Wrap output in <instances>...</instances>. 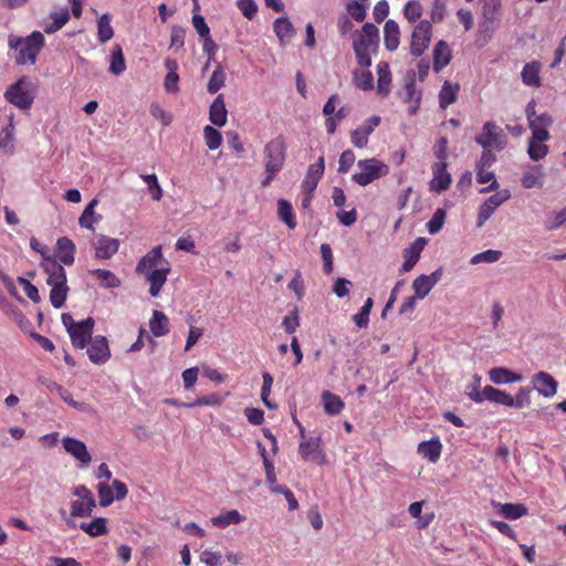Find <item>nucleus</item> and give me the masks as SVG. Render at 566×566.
<instances>
[{"label":"nucleus","mask_w":566,"mask_h":566,"mask_svg":"<svg viewBox=\"0 0 566 566\" xmlns=\"http://www.w3.org/2000/svg\"><path fill=\"white\" fill-rule=\"evenodd\" d=\"M265 178L262 186L268 187L282 170L286 158V143L283 135L269 140L263 149Z\"/></svg>","instance_id":"1"},{"label":"nucleus","mask_w":566,"mask_h":566,"mask_svg":"<svg viewBox=\"0 0 566 566\" xmlns=\"http://www.w3.org/2000/svg\"><path fill=\"white\" fill-rule=\"evenodd\" d=\"M44 44L45 39L39 31H33L25 38L9 36V46L17 52L15 63L19 65L34 64Z\"/></svg>","instance_id":"2"},{"label":"nucleus","mask_w":566,"mask_h":566,"mask_svg":"<svg viewBox=\"0 0 566 566\" xmlns=\"http://www.w3.org/2000/svg\"><path fill=\"white\" fill-rule=\"evenodd\" d=\"M61 319L70 335L72 345L75 348H85L92 340V334L95 325L94 319L92 317H87L81 322H75L70 313H63Z\"/></svg>","instance_id":"3"},{"label":"nucleus","mask_w":566,"mask_h":566,"mask_svg":"<svg viewBox=\"0 0 566 566\" xmlns=\"http://www.w3.org/2000/svg\"><path fill=\"white\" fill-rule=\"evenodd\" d=\"M4 98L20 109H29L35 98V85L22 76L6 90Z\"/></svg>","instance_id":"4"},{"label":"nucleus","mask_w":566,"mask_h":566,"mask_svg":"<svg viewBox=\"0 0 566 566\" xmlns=\"http://www.w3.org/2000/svg\"><path fill=\"white\" fill-rule=\"evenodd\" d=\"M357 167L360 171L354 174L352 178L361 187H366L373 181L389 174L388 165L377 158L359 160L357 163Z\"/></svg>","instance_id":"5"},{"label":"nucleus","mask_w":566,"mask_h":566,"mask_svg":"<svg viewBox=\"0 0 566 566\" xmlns=\"http://www.w3.org/2000/svg\"><path fill=\"white\" fill-rule=\"evenodd\" d=\"M433 28L430 21L420 20L413 28L410 40V54L415 57L421 56L432 39Z\"/></svg>","instance_id":"6"},{"label":"nucleus","mask_w":566,"mask_h":566,"mask_svg":"<svg viewBox=\"0 0 566 566\" xmlns=\"http://www.w3.org/2000/svg\"><path fill=\"white\" fill-rule=\"evenodd\" d=\"M483 133L475 137V142L483 149L502 150L506 145V136L503 130L493 122H486L482 128Z\"/></svg>","instance_id":"7"},{"label":"nucleus","mask_w":566,"mask_h":566,"mask_svg":"<svg viewBox=\"0 0 566 566\" xmlns=\"http://www.w3.org/2000/svg\"><path fill=\"white\" fill-rule=\"evenodd\" d=\"M511 197V192L507 189L497 191L490 196L480 207L476 217V227L481 228L494 213V211Z\"/></svg>","instance_id":"8"},{"label":"nucleus","mask_w":566,"mask_h":566,"mask_svg":"<svg viewBox=\"0 0 566 566\" xmlns=\"http://www.w3.org/2000/svg\"><path fill=\"white\" fill-rule=\"evenodd\" d=\"M298 453L303 461H315L318 464L325 462V453L321 448V437L301 440Z\"/></svg>","instance_id":"9"},{"label":"nucleus","mask_w":566,"mask_h":566,"mask_svg":"<svg viewBox=\"0 0 566 566\" xmlns=\"http://www.w3.org/2000/svg\"><path fill=\"white\" fill-rule=\"evenodd\" d=\"M87 355L93 364H105L111 357V350L106 337L102 335L95 336L88 343Z\"/></svg>","instance_id":"10"},{"label":"nucleus","mask_w":566,"mask_h":566,"mask_svg":"<svg viewBox=\"0 0 566 566\" xmlns=\"http://www.w3.org/2000/svg\"><path fill=\"white\" fill-rule=\"evenodd\" d=\"M62 444L64 450L77 460L82 467L86 468L90 465L92 457L83 441L71 437H64L62 439Z\"/></svg>","instance_id":"11"},{"label":"nucleus","mask_w":566,"mask_h":566,"mask_svg":"<svg viewBox=\"0 0 566 566\" xmlns=\"http://www.w3.org/2000/svg\"><path fill=\"white\" fill-rule=\"evenodd\" d=\"M533 388L543 397L552 398L557 392V380L546 371H539L532 378Z\"/></svg>","instance_id":"12"},{"label":"nucleus","mask_w":566,"mask_h":566,"mask_svg":"<svg viewBox=\"0 0 566 566\" xmlns=\"http://www.w3.org/2000/svg\"><path fill=\"white\" fill-rule=\"evenodd\" d=\"M433 178L430 181V190L440 193L451 185V175L447 170L446 161H438L432 165Z\"/></svg>","instance_id":"13"},{"label":"nucleus","mask_w":566,"mask_h":566,"mask_svg":"<svg viewBox=\"0 0 566 566\" xmlns=\"http://www.w3.org/2000/svg\"><path fill=\"white\" fill-rule=\"evenodd\" d=\"M475 403H482L483 401H490L496 405L513 407V396L509 392L494 388L493 386H485L483 388L482 396L475 395Z\"/></svg>","instance_id":"14"},{"label":"nucleus","mask_w":566,"mask_h":566,"mask_svg":"<svg viewBox=\"0 0 566 566\" xmlns=\"http://www.w3.org/2000/svg\"><path fill=\"white\" fill-rule=\"evenodd\" d=\"M161 252V245L153 248L137 263L136 273L146 274L155 270L161 262L165 263Z\"/></svg>","instance_id":"15"},{"label":"nucleus","mask_w":566,"mask_h":566,"mask_svg":"<svg viewBox=\"0 0 566 566\" xmlns=\"http://www.w3.org/2000/svg\"><path fill=\"white\" fill-rule=\"evenodd\" d=\"M41 266L48 275V284L66 283V272L63 265L55 259L45 258V260L42 261Z\"/></svg>","instance_id":"16"},{"label":"nucleus","mask_w":566,"mask_h":566,"mask_svg":"<svg viewBox=\"0 0 566 566\" xmlns=\"http://www.w3.org/2000/svg\"><path fill=\"white\" fill-rule=\"evenodd\" d=\"M170 272V266L168 261H165V266H161L159 269H155L149 273L144 274L147 282H149V294L154 297L158 296L160 293V290L165 285L167 281V275Z\"/></svg>","instance_id":"17"},{"label":"nucleus","mask_w":566,"mask_h":566,"mask_svg":"<svg viewBox=\"0 0 566 566\" xmlns=\"http://www.w3.org/2000/svg\"><path fill=\"white\" fill-rule=\"evenodd\" d=\"M325 169L324 157H319L317 163L310 165L306 176L302 182L304 192H314Z\"/></svg>","instance_id":"18"},{"label":"nucleus","mask_w":566,"mask_h":566,"mask_svg":"<svg viewBox=\"0 0 566 566\" xmlns=\"http://www.w3.org/2000/svg\"><path fill=\"white\" fill-rule=\"evenodd\" d=\"M424 245L426 239L418 238L403 250L402 256L405 261L401 266L402 272H409L417 264Z\"/></svg>","instance_id":"19"},{"label":"nucleus","mask_w":566,"mask_h":566,"mask_svg":"<svg viewBox=\"0 0 566 566\" xmlns=\"http://www.w3.org/2000/svg\"><path fill=\"white\" fill-rule=\"evenodd\" d=\"M118 248L119 241L117 239L102 235L94 244L95 258L99 260L111 259L115 253H117Z\"/></svg>","instance_id":"20"},{"label":"nucleus","mask_w":566,"mask_h":566,"mask_svg":"<svg viewBox=\"0 0 566 566\" xmlns=\"http://www.w3.org/2000/svg\"><path fill=\"white\" fill-rule=\"evenodd\" d=\"M433 70L439 73L452 59V52L444 40H439L433 48Z\"/></svg>","instance_id":"21"},{"label":"nucleus","mask_w":566,"mask_h":566,"mask_svg":"<svg viewBox=\"0 0 566 566\" xmlns=\"http://www.w3.org/2000/svg\"><path fill=\"white\" fill-rule=\"evenodd\" d=\"M489 379L495 385H506L520 382L523 377L521 374L514 373L505 367H494L488 373Z\"/></svg>","instance_id":"22"},{"label":"nucleus","mask_w":566,"mask_h":566,"mask_svg":"<svg viewBox=\"0 0 566 566\" xmlns=\"http://www.w3.org/2000/svg\"><path fill=\"white\" fill-rule=\"evenodd\" d=\"M76 248L74 242L67 237H61L56 241V256L65 265L74 263Z\"/></svg>","instance_id":"23"},{"label":"nucleus","mask_w":566,"mask_h":566,"mask_svg":"<svg viewBox=\"0 0 566 566\" xmlns=\"http://www.w3.org/2000/svg\"><path fill=\"white\" fill-rule=\"evenodd\" d=\"M228 111L226 108L223 94H219L210 105L209 119L216 126L222 127L227 123Z\"/></svg>","instance_id":"24"},{"label":"nucleus","mask_w":566,"mask_h":566,"mask_svg":"<svg viewBox=\"0 0 566 566\" xmlns=\"http://www.w3.org/2000/svg\"><path fill=\"white\" fill-rule=\"evenodd\" d=\"M400 43V29L395 20H387L384 27V44L388 51H396Z\"/></svg>","instance_id":"25"},{"label":"nucleus","mask_w":566,"mask_h":566,"mask_svg":"<svg viewBox=\"0 0 566 566\" xmlns=\"http://www.w3.org/2000/svg\"><path fill=\"white\" fill-rule=\"evenodd\" d=\"M417 451L430 462L437 463L441 455L442 444L438 438H434L429 441L420 442Z\"/></svg>","instance_id":"26"},{"label":"nucleus","mask_w":566,"mask_h":566,"mask_svg":"<svg viewBox=\"0 0 566 566\" xmlns=\"http://www.w3.org/2000/svg\"><path fill=\"white\" fill-rule=\"evenodd\" d=\"M378 42V29L373 23H365L361 28V33L354 41L353 46L368 48L376 45Z\"/></svg>","instance_id":"27"},{"label":"nucleus","mask_w":566,"mask_h":566,"mask_svg":"<svg viewBox=\"0 0 566 566\" xmlns=\"http://www.w3.org/2000/svg\"><path fill=\"white\" fill-rule=\"evenodd\" d=\"M149 328L155 337H161L169 333V319L161 311H154L149 321Z\"/></svg>","instance_id":"28"},{"label":"nucleus","mask_w":566,"mask_h":566,"mask_svg":"<svg viewBox=\"0 0 566 566\" xmlns=\"http://www.w3.org/2000/svg\"><path fill=\"white\" fill-rule=\"evenodd\" d=\"M539 71V62L532 61L530 63H526L521 73L523 83L527 86L539 87L542 85Z\"/></svg>","instance_id":"29"},{"label":"nucleus","mask_w":566,"mask_h":566,"mask_svg":"<svg viewBox=\"0 0 566 566\" xmlns=\"http://www.w3.org/2000/svg\"><path fill=\"white\" fill-rule=\"evenodd\" d=\"M322 403L324 411L329 416H337L345 408V403L340 397L328 390L323 391Z\"/></svg>","instance_id":"30"},{"label":"nucleus","mask_w":566,"mask_h":566,"mask_svg":"<svg viewBox=\"0 0 566 566\" xmlns=\"http://www.w3.org/2000/svg\"><path fill=\"white\" fill-rule=\"evenodd\" d=\"M273 30L281 43L289 42L295 35V29L287 18H277L273 23Z\"/></svg>","instance_id":"31"},{"label":"nucleus","mask_w":566,"mask_h":566,"mask_svg":"<svg viewBox=\"0 0 566 566\" xmlns=\"http://www.w3.org/2000/svg\"><path fill=\"white\" fill-rule=\"evenodd\" d=\"M460 85L453 84L450 81H446L439 93V105L442 109H446L449 105L457 101Z\"/></svg>","instance_id":"32"},{"label":"nucleus","mask_w":566,"mask_h":566,"mask_svg":"<svg viewBox=\"0 0 566 566\" xmlns=\"http://www.w3.org/2000/svg\"><path fill=\"white\" fill-rule=\"evenodd\" d=\"M377 74H378V82H377V91L378 94L382 96H387L390 92V83H391V72L389 69L388 63L380 62L377 64Z\"/></svg>","instance_id":"33"},{"label":"nucleus","mask_w":566,"mask_h":566,"mask_svg":"<svg viewBox=\"0 0 566 566\" xmlns=\"http://www.w3.org/2000/svg\"><path fill=\"white\" fill-rule=\"evenodd\" d=\"M80 528L92 537L108 533L107 520L105 517H95L91 522H82Z\"/></svg>","instance_id":"34"},{"label":"nucleus","mask_w":566,"mask_h":566,"mask_svg":"<svg viewBox=\"0 0 566 566\" xmlns=\"http://www.w3.org/2000/svg\"><path fill=\"white\" fill-rule=\"evenodd\" d=\"M245 520V516L237 510H230L211 518V524L219 528H224L232 524H239Z\"/></svg>","instance_id":"35"},{"label":"nucleus","mask_w":566,"mask_h":566,"mask_svg":"<svg viewBox=\"0 0 566 566\" xmlns=\"http://www.w3.org/2000/svg\"><path fill=\"white\" fill-rule=\"evenodd\" d=\"M90 274L99 281L101 286L105 289H114L120 286V280L109 270L95 269L91 270Z\"/></svg>","instance_id":"36"},{"label":"nucleus","mask_w":566,"mask_h":566,"mask_svg":"<svg viewBox=\"0 0 566 566\" xmlns=\"http://www.w3.org/2000/svg\"><path fill=\"white\" fill-rule=\"evenodd\" d=\"M544 174L541 166H534L523 174L522 186L525 189H532L535 187L541 188L543 186Z\"/></svg>","instance_id":"37"},{"label":"nucleus","mask_w":566,"mask_h":566,"mask_svg":"<svg viewBox=\"0 0 566 566\" xmlns=\"http://www.w3.org/2000/svg\"><path fill=\"white\" fill-rule=\"evenodd\" d=\"M277 216L289 229L293 230L296 227V220L293 211V207L290 201L285 199H279L277 201Z\"/></svg>","instance_id":"38"},{"label":"nucleus","mask_w":566,"mask_h":566,"mask_svg":"<svg viewBox=\"0 0 566 566\" xmlns=\"http://www.w3.org/2000/svg\"><path fill=\"white\" fill-rule=\"evenodd\" d=\"M52 19L51 23L44 25V32L48 34L54 33L62 29L70 20V13L67 9H61L60 11L52 12L50 14Z\"/></svg>","instance_id":"39"},{"label":"nucleus","mask_w":566,"mask_h":566,"mask_svg":"<svg viewBox=\"0 0 566 566\" xmlns=\"http://www.w3.org/2000/svg\"><path fill=\"white\" fill-rule=\"evenodd\" d=\"M114 36V30L111 25V15L104 13L97 20V39L101 43H106Z\"/></svg>","instance_id":"40"},{"label":"nucleus","mask_w":566,"mask_h":566,"mask_svg":"<svg viewBox=\"0 0 566 566\" xmlns=\"http://www.w3.org/2000/svg\"><path fill=\"white\" fill-rule=\"evenodd\" d=\"M95 506H96L95 501H85V500L77 499L71 503V516L88 517V516H91Z\"/></svg>","instance_id":"41"},{"label":"nucleus","mask_w":566,"mask_h":566,"mask_svg":"<svg viewBox=\"0 0 566 566\" xmlns=\"http://www.w3.org/2000/svg\"><path fill=\"white\" fill-rule=\"evenodd\" d=\"M434 285H436V280H432L431 276H428V275L418 276L412 283V287L415 290L416 297L423 298L424 296H427L430 293V291L432 290V287Z\"/></svg>","instance_id":"42"},{"label":"nucleus","mask_w":566,"mask_h":566,"mask_svg":"<svg viewBox=\"0 0 566 566\" xmlns=\"http://www.w3.org/2000/svg\"><path fill=\"white\" fill-rule=\"evenodd\" d=\"M476 181L479 184L490 182V185L486 188H483L481 192L494 191L499 188V182L496 181L494 172L489 171L486 167L476 166Z\"/></svg>","instance_id":"43"},{"label":"nucleus","mask_w":566,"mask_h":566,"mask_svg":"<svg viewBox=\"0 0 566 566\" xmlns=\"http://www.w3.org/2000/svg\"><path fill=\"white\" fill-rule=\"evenodd\" d=\"M51 291H50V302L55 308H61L66 300L67 296V284L66 283H60V284H50Z\"/></svg>","instance_id":"44"},{"label":"nucleus","mask_w":566,"mask_h":566,"mask_svg":"<svg viewBox=\"0 0 566 566\" xmlns=\"http://www.w3.org/2000/svg\"><path fill=\"white\" fill-rule=\"evenodd\" d=\"M126 70V62L122 48L116 44L112 51L109 72L119 75Z\"/></svg>","instance_id":"45"},{"label":"nucleus","mask_w":566,"mask_h":566,"mask_svg":"<svg viewBox=\"0 0 566 566\" xmlns=\"http://www.w3.org/2000/svg\"><path fill=\"white\" fill-rule=\"evenodd\" d=\"M224 82H226V73H224L223 66L221 64H218L209 78V82L207 84V91L210 94H214L222 86H224Z\"/></svg>","instance_id":"46"},{"label":"nucleus","mask_w":566,"mask_h":566,"mask_svg":"<svg viewBox=\"0 0 566 566\" xmlns=\"http://www.w3.org/2000/svg\"><path fill=\"white\" fill-rule=\"evenodd\" d=\"M500 513L510 520H516L527 514V509L524 504L505 503L499 504Z\"/></svg>","instance_id":"47"},{"label":"nucleus","mask_w":566,"mask_h":566,"mask_svg":"<svg viewBox=\"0 0 566 566\" xmlns=\"http://www.w3.org/2000/svg\"><path fill=\"white\" fill-rule=\"evenodd\" d=\"M353 82L354 84L363 90L370 91L374 88V76L370 71H355L353 73Z\"/></svg>","instance_id":"48"},{"label":"nucleus","mask_w":566,"mask_h":566,"mask_svg":"<svg viewBox=\"0 0 566 566\" xmlns=\"http://www.w3.org/2000/svg\"><path fill=\"white\" fill-rule=\"evenodd\" d=\"M222 402H223V397L220 394L212 392L208 396L199 397L193 402H188L187 405H184V406H185V408H193V407H201V406L218 407Z\"/></svg>","instance_id":"49"},{"label":"nucleus","mask_w":566,"mask_h":566,"mask_svg":"<svg viewBox=\"0 0 566 566\" xmlns=\"http://www.w3.org/2000/svg\"><path fill=\"white\" fill-rule=\"evenodd\" d=\"M203 136H205L206 145L210 150H214L220 147V145L222 143V136L218 129L213 128L212 126L207 125L203 128Z\"/></svg>","instance_id":"50"},{"label":"nucleus","mask_w":566,"mask_h":566,"mask_svg":"<svg viewBox=\"0 0 566 566\" xmlns=\"http://www.w3.org/2000/svg\"><path fill=\"white\" fill-rule=\"evenodd\" d=\"M373 300L370 297H368L363 307L360 308V311L355 314L353 316V319L355 322V324L359 327V328H364V327H367L368 323H369V314L371 312V308H373Z\"/></svg>","instance_id":"51"},{"label":"nucleus","mask_w":566,"mask_h":566,"mask_svg":"<svg viewBox=\"0 0 566 566\" xmlns=\"http://www.w3.org/2000/svg\"><path fill=\"white\" fill-rule=\"evenodd\" d=\"M97 203V200H92L87 207L82 212L78 223L82 228L93 229V224L97 221L94 212V206Z\"/></svg>","instance_id":"52"},{"label":"nucleus","mask_w":566,"mask_h":566,"mask_svg":"<svg viewBox=\"0 0 566 566\" xmlns=\"http://www.w3.org/2000/svg\"><path fill=\"white\" fill-rule=\"evenodd\" d=\"M140 178L147 184L151 198L159 201L163 198V189L158 182L157 176L155 174L140 175Z\"/></svg>","instance_id":"53"},{"label":"nucleus","mask_w":566,"mask_h":566,"mask_svg":"<svg viewBox=\"0 0 566 566\" xmlns=\"http://www.w3.org/2000/svg\"><path fill=\"white\" fill-rule=\"evenodd\" d=\"M403 15L410 22H417L422 15V6L419 1L411 0L403 8Z\"/></svg>","instance_id":"54"},{"label":"nucleus","mask_w":566,"mask_h":566,"mask_svg":"<svg viewBox=\"0 0 566 566\" xmlns=\"http://www.w3.org/2000/svg\"><path fill=\"white\" fill-rule=\"evenodd\" d=\"M502 252L499 250H486L472 256L470 263H494L500 260Z\"/></svg>","instance_id":"55"},{"label":"nucleus","mask_w":566,"mask_h":566,"mask_svg":"<svg viewBox=\"0 0 566 566\" xmlns=\"http://www.w3.org/2000/svg\"><path fill=\"white\" fill-rule=\"evenodd\" d=\"M446 211L443 209H437L431 219L427 223V230L430 234L438 233L444 223Z\"/></svg>","instance_id":"56"},{"label":"nucleus","mask_w":566,"mask_h":566,"mask_svg":"<svg viewBox=\"0 0 566 566\" xmlns=\"http://www.w3.org/2000/svg\"><path fill=\"white\" fill-rule=\"evenodd\" d=\"M501 8V0H483L482 14L488 21H494Z\"/></svg>","instance_id":"57"},{"label":"nucleus","mask_w":566,"mask_h":566,"mask_svg":"<svg viewBox=\"0 0 566 566\" xmlns=\"http://www.w3.org/2000/svg\"><path fill=\"white\" fill-rule=\"evenodd\" d=\"M97 493L101 506H108L115 500L111 485L106 482L98 483Z\"/></svg>","instance_id":"58"},{"label":"nucleus","mask_w":566,"mask_h":566,"mask_svg":"<svg viewBox=\"0 0 566 566\" xmlns=\"http://www.w3.org/2000/svg\"><path fill=\"white\" fill-rule=\"evenodd\" d=\"M547 145L530 140L527 154L533 160L537 161L539 159H543L547 155Z\"/></svg>","instance_id":"59"},{"label":"nucleus","mask_w":566,"mask_h":566,"mask_svg":"<svg viewBox=\"0 0 566 566\" xmlns=\"http://www.w3.org/2000/svg\"><path fill=\"white\" fill-rule=\"evenodd\" d=\"M149 112L151 116L160 120L164 126H169L172 122L171 114L166 112L158 103H153Z\"/></svg>","instance_id":"60"},{"label":"nucleus","mask_w":566,"mask_h":566,"mask_svg":"<svg viewBox=\"0 0 566 566\" xmlns=\"http://www.w3.org/2000/svg\"><path fill=\"white\" fill-rule=\"evenodd\" d=\"M566 223V208L553 213L546 220L545 228L547 230H556Z\"/></svg>","instance_id":"61"},{"label":"nucleus","mask_w":566,"mask_h":566,"mask_svg":"<svg viewBox=\"0 0 566 566\" xmlns=\"http://www.w3.org/2000/svg\"><path fill=\"white\" fill-rule=\"evenodd\" d=\"M237 6L247 19L252 20L256 15L258 6L254 0H238Z\"/></svg>","instance_id":"62"},{"label":"nucleus","mask_w":566,"mask_h":566,"mask_svg":"<svg viewBox=\"0 0 566 566\" xmlns=\"http://www.w3.org/2000/svg\"><path fill=\"white\" fill-rule=\"evenodd\" d=\"M346 9L355 21L363 22L365 20L366 8L363 3L358 1H352L347 4Z\"/></svg>","instance_id":"63"},{"label":"nucleus","mask_w":566,"mask_h":566,"mask_svg":"<svg viewBox=\"0 0 566 566\" xmlns=\"http://www.w3.org/2000/svg\"><path fill=\"white\" fill-rule=\"evenodd\" d=\"M355 154L353 150L350 149H346L344 150L340 156H339V160H338V171L340 174H346L350 167L353 166V164L355 163Z\"/></svg>","instance_id":"64"}]
</instances>
